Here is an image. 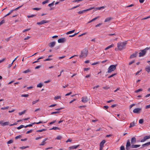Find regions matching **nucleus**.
I'll list each match as a JSON object with an SVG mask.
<instances>
[{"label": "nucleus", "instance_id": "obj_16", "mask_svg": "<svg viewBox=\"0 0 150 150\" xmlns=\"http://www.w3.org/2000/svg\"><path fill=\"white\" fill-rule=\"evenodd\" d=\"M55 43L56 42H53L49 43L48 44V45L50 47H52L55 45Z\"/></svg>", "mask_w": 150, "mask_h": 150}, {"label": "nucleus", "instance_id": "obj_60", "mask_svg": "<svg viewBox=\"0 0 150 150\" xmlns=\"http://www.w3.org/2000/svg\"><path fill=\"white\" fill-rule=\"evenodd\" d=\"M30 38V37H29V36H27V37H25V38H24V40H28V39H29Z\"/></svg>", "mask_w": 150, "mask_h": 150}, {"label": "nucleus", "instance_id": "obj_41", "mask_svg": "<svg viewBox=\"0 0 150 150\" xmlns=\"http://www.w3.org/2000/svg\"><path fill=\"white\" fill-rule=\"evenodd\" d=\"M144 122V120L143 119H140L139 121V123L140 124H142Z\"/></svg>", "mask_w": 150, "mask_h": 150}, {"label": "nucleus", "instance_id": "obj_12", "mask_svg": "<svg viewBox=\"0 0 150 150\" xmlns=\"http://www.w3.org/2000/svg\"><path fill=\"white\" fill-rule=\"evenodd\" d=\"M66 41V39L64 38H61L58 40V43H63Z\"/></svg>", "mask_w": 150, "mask_h": 150}, {"label": "nucleus", "instance_id": "obj_26", "mask_svg": "<svg viewBox=\"0 0 150 150\" xmlns=\"http://www.w3.org/2000/svg\"><path fill=\"white\" fill-rule=\"evenodd\" d=\"M52 129H54V130L60 129L58 127H54L52 128H51L50 129V130H52Z\"/></svg>", "mask_w": 150, "mask_h": 150}, {"label": "nucleus", "instance_id": "obj_15", "mask_svg": "<svg viewBox=\"0 0 150 150\" xmlns=\"http://www.w3.org/2000/svg\"><path fill=\"white\" fill-rule=\"evenodd\" d=\"M42 123V121H40L38 122H34L32 124H30L29 125H28V127H32L33 126V125H34V124H40V123Z\"/></svg>", "mask_w": 150, "mask_h": 150}, {"label": "nucleus", "instance_id": "obj_43", "mask_svg": "<svg viewBox=\"0 0 150 150\" xmlns=\"http://www.w3.org/2000/svg\"><path fill=\"white\" fill-rule=\"evenodd\" d=\"M80 6V5H77V6H74V7H73V8H71L70 9L72 10V9H73L76 8H77L79 6Z\"/></svg>", "mask_w": 150, "mask_h": 150}, {"label": "nucleus", "instance_id": "obj_23", "mask_svg": "<svg viewBox=\"0 0 150 150\" xmlns=\"http://www.w3.org/2000/svg\"><path fill=\"white\" fill-rule=\"evenodd\" d=\"M8 124L9 122H5L4 123H1V125L3 126L7 125H8Z\"/></svg>", "mask_w": 150, "mask_h": 150}, {"label": "nucleus", "instance_id": "obj_57", "mask_svg": "<svg viewBox=\"0 0 150 150\" xmlns=\"http://www.w3.org/2000/svg\"><path fill=\"white\" fill-rule=\"evenodd\" d=\"M134 6V4H131L130 5L127 6L126 7L127 8V7H131L132 6Z\"/></svg>", "mask_w": 150, "mask_h": 150}, {"label": "nucleus", "instance_id": "obj_42", "mask_svg": "<svg viewBox=\"0 0 150 150\" xmlns=\"http://www.w3.org/2000/svg\"><path fill=\"white\" fill-rule=\"evenodd\" d=\"M62 137L61 136H58L56 138V139H58V140H59L62 139Z\"/></svg>", "mask_w": 150, "mask_h": 150}, {"label": "nucleus", "instance_id": "obj_11", "mask_svg": "<svg viewBox=\"0 0 150 150\" xmlns=\"http://www.w3.org/2000/svg\"><path fill=\"white\" fill-rule=\"evenodd\" d=\"M81 99V101L84 103H86L88 101V99L86 96L82 97Z\"/></svg>", "mask_w": 150, "mask_h": 150}, {"label": "nucleus", "instance_id": "obj_5", "mask_svg": "<svg viewBox=\"0 0 150 150\" xmlns=\"http://www.w3.org/2000/svg\"><path fill=\"white\" fill-rule=\"evenodd\" d=\"M117 64L112 65L110 66L108 69V72L110 73L112 71H114L116 69V67Z\"/></svg>", "mask_w": 150, "mask_h": 150}, {"label": "nucleus", "instance_id": "obj_46", "mask_svg": "<svg viewBox=\"0 0 150 150\" xmlns=\"http://www.w3.org/2000/svg\"><path fill=\"white\" fill-rule=\"evenodd\" d=\"M35 16V15H30V16H28L27 17L28 18H32L33 17Z\"/></svg>", "mask_w": 150, "mask_h": 150}, {"label": "nucleus", "instance_id": "obj_9", "mask_svg": "<svg viewBox=\"0 0 150 150\" xmlns=\"http://www.w3.org/2000/svg\"><path fill=\"white\" fill-rule=\"evenodd\" d=\"M48 22H49V21H47L43 20L41 21L40 22H37V24L38 25H42L44 23H48Z\"/></svg>", "mask_w": 150, "mask_h": 150}, {"label": "nucleus", "instance_id": "obj_36", "mask_svg": "<svg viewBox=\"0 0 150 150\" xmlns=\"http://www.w3.org/2000/svg\"><path fill=\"white\" fill-rule=\"evenodd\" d=\"M29 96V95L27 94H22L21 95V96L22 97H27Z\"/></svg>", "mask_w": 150, "mask_h": 150}, {"label": "nucleus", "instance_id": "obj_10", "mask_svg": "<svg viewBox=\"0 0 150 150\" xmlns=\"http://www.w3.org/2000/svg\"><path fill=\"white\" fill-rule=\"evenodd\" d=\"M138 52L136 51L134 53L131 54L130 57V59H132L133 58H135L137 57Z\"/></svg>", "mask_w": 150, "mask_h": 150}, {"label": "nucleus", "instance_id": "obj_4", "mask_svg": "<svg viewBox=\"0 0 150 150\" xmlns=\"http://www.w3.org/2000/svg\"><path fill=\"white\" fill-rule=\"evenodd\" d=\"M150 49V47H146L145 49L144 50H141L140 51L141 52H140L139 53V57H143L146 54V52L147 50Z\"/></svg>", "mask_w": 150, "mask_h": 150}, {"label": "nucleus", "instance_id": "obj_20", "mask_svg": "<svg viewBox=\"0 0 150 150\" xmlns=\"http://www.w3.org/2000/svg\"><path fill=\"white\" fill-rule=\"evenodd\" d=\"M105 142L106 141L105 140H103L100 143V146L103 147V145Z\"/></svg>", "mask_w": 150, "mask_h": 150}, {"label": "nucleus", "instance_id": "obj_13", "mask_svg": "<svg viewBox=\"0 0 150 150\" xmlns=\"http://www.w3.org/2000/svg\"><path fill=\"white\" fill-rule=\"evenodd\" d=\"M136 139L135 137H133L131 138V144L132 145L135 144L136 143Z\"/></svg>", "mask_w": 150, "mask_h": 150}, {"label": "nucleus", "instance_id": "obj_38", "mask_svg": "<svg viewBox=\"0 0 150 150\" xmlns=\"http://www.w3.org/2000/svg\"><path fill=\"white\" fill-rule=\"evenodd\" d=\"M22 137V136L20 135H19L18 136L16 137L15 138L16 139H17L19 138H21Z\"/></svg>", "mask_w": 150, "mask_h": 150}, {"label": "nucleus", "instance_id": "obj_54", "mask_svg": "<svg viewBox=\"0 0 150 150\" xmlns=\"http://www.w3.org/2000/svg\"><path fill=\"white\" fill-rule=\"evenodd\" d=\"M32 131H33V130L32 129H30V130L26 132V134H28L30 133H31L32 132Z\"/></svg>", "mask_w": 150, "mask_h": 150}, {"label": "nucleus", "instance_id": "obj_49", "mask_svg": "<svg viewBox=\"0 0 150 150\" xmlns=\"http://www.w3.org/2000/svg\"><path fill=\"white\" fill-rule=\"evenodd\" d=\"M4 23L5 21L4 20H2L1 22H0V26Z\"/></svg>", "mask_w": 150, "mask_h": 150}, {"label": "nucleus", "instance_id": "obj_25", "mask_svg": "<svg viewBox=\"0 0 150 150\" xmlns=\"http://www.w3.org/2000/svg\"><path fill=\"white\" fill-rule=\"evenodd\" d=\"M75 30H71V31H69L67 32L66 33V34H67V35H68V34H71V33H74L75 31Z\"/></svg>", "mask_w": 150, "mask_h": 150}, {"label": "nucleus", "instance_id": "obj_22", "mask_svg": "<svg viewBox=\"0 0 150 150\" xmlns=\"http://www.w3.org/2000/svg\"><path fill=\"white\" fill-rule=\"evenodd\" d=\"M99 18L98 16L96 17V18H93V19H92L91 20V21H88V23H91V22H92L95 21V20L97 19V18Z\"/></svg>", "mask_w": 150, "mask_h": 150}, {"label": "nucleus", "instance_id": "obj_8", "mask_svg": "<svg viewBox=\"0 0 150 150\" xmlns=\"http://www.w3.org/2000/svg\"><path fill=\"white\" fill-rule=\"evenodd\" d=\"M150 138V135L149 136H146L144 137L143 138V139H142L140 141V142H143L145 141L147 139H149Z\"/></svg>", "mask_w": 150, "mask_h": 150}, {"label": "nucleus", "instance_id": "obj_48", "mask_svg": "<svg viewBox=\"0 0 150 150\" xmlns=\"http://www.w3.org/2000/svg\"><path fill=\"white\" fill-rule=\"evenodd\" d=\"M105 8V7L104 6H101V7H98V8H96V9H99V10H100L101 8Z\"/></svg>", "mask_w": 150, "mask_h": 150}, {"label": "nucleus", "instance_id": "obj_14", "mask_svg": "<svg viewBox=\"0 0 150 150\" xmlns=\"http://www.w3.org/2000/svg\"><path fill=\"white\" fill-rule=\"evenodd\" d=\"M145 69L148 73L150 72V64H149V65L146 66Z\"/></svg>", "mask_w": 150, "mask_h": 150}, {"label": "nucleus", "instance_id": "obj_30", "mask_svg": "<svg viewBox=\"0 0 150 150\" xmlns=\"http://www.w3.org/2000/svg\"><path fill=\"white\" fill-rule=\"evenodd\" d=\"M24 125H21L19 127H17V129H21V128L24 127Z\"/></svg>", "mask_w": 150, "mask_h": 150}, {"label": "nucleus", "instance_id": "obj_59", "mask_svg": "<svg viewBox=\"0 0 150 150\" xmlns=\"http://www.w3.org/2000/svg\"><path fill=\"white\" fill-rule=\"evenodd\" d=\"M57 105V104H52L50 105V106H49V107H51L55 106Z\"/></svg>", "mask_w": 150, "mask_h": 150}, {"label": "nucleus", "instance_id": "obj_19", "mask_svg": "<svg viewBox=\"0 0 150 150\" xmlns=\"http://www.w3.org/2000/svg\"><path fill=\"white\" fill-rule=\"evenodd\" d=\"M150 145V142H148L147 143H145L144 144H143L142 145V146L143 147H144L145 146H149Z\"/></svg>", "mask_w": 150, "mask_h": 150}, {"label": "nucleus", "instance_id": "obj_34", "mask_svg": "<svg viewBox=\"0 0 150 150\" xmlns=\"http://www.w3.org/2000/svg\"><path fill=\"white\" fill-rule=\"evenodd\" d=\"M117 74L116 73H114V74H113L112 75H111L109 76L108 77V78H110L112 77L113 76H115V75H116Z\"/></svg>", "mask_w": 150, "mask_h": 150}, {"label": "nucleus", "instance_id": "obj_53", "mask_svg": "<svg viewBox=\"0 0 150 150\" xmlns=\"http://www.w3.org/2000/svg\"><path fill=\"white\" fill-rule=\"evenodd\" d=\"M59 113V111L53 112H52L51 113V114H54L58 113Z\"/></svg>", "mask_w": 150, "mask_h": 150}, {"label": "nucleus", "instance_id": "obj_45", "mask_svg": "<svg viewBox=\"0 0 150 150\" xmlns=\"http://www.w3.org/2000/svg\"><path fill=\"white\" fill-rule=\"evenodd\" d=\"M142 91V89L140 88L137 90H136L135 91V92L136 93H138L139 91Z\"/></svg>", "mask_w": 150, "mask_h": 150}, {"label": "nucleus", "instance_id": "obj_64", "mask_svg": "<svg viewBox=\"0 0 150 150\" xmlns=\"http://www.w3.org/2000/svg\"><path fill=\"white\" fill-rule=\"evenodd\" d=\"M150 108V104L149 105H147L146 106V109H147V108Z\"/></svg>", "mask_w": 150, "mask_h": 150}, {"label": "nucleus", "instance_id": "obj_58", "mask_svg": "<svg viewBox=\"0 0 150 150\" xmlns=\"http://www.w3.org/2000/svg\"><path fill=\"white\" fill-rule=\"evenodd\" d=\"M142 71V70L141 69L140 71H138L137 72L135 73V75H137Z\"/></svg>", "mask_w": 150, "mask_h": 150}, {"label": "nucleus", "instance_id": "obj_39", "mask_svg": "<svg viewBox=\"0 0 150 150\" xmlns=\"http://www.w3.org/2000/svg\"><path fill=\"white\" fill-rule=\"evenodd\" d=\"M54 1L52 3L49 4H48V6L50 7H51V6H53L54 5Z\"/></svg>", "mask_w": 150, "mask_h": 150}, {"label": "nucleus", "instance_id": "obj_50", "mask_svg": "<svg viewBox=\"0 0 150 150\" xmlns=\"http://www.w3.org/2000/svg\"><path fill=\"white\" fill-rule=\"evenodd\" d=\"M135 60H133L130 62L129 63V65H131V64H132V63H134L135 62Z\"/></svg>", "mask_w": 150, "mask_h": 150}, {"label": "nucleus", "instance_id": "obj_18", "mask_svg": "<svg viewBox=\"0 0 150 150\" xmlns=\"http://www.w3.org/2000/svg\"><path fill=\"white\" fill-rule=\"evenodd\" d=\"M79 146V145H77L73 146H70L69 147V149H76Z\"/></svg>", "mask_w": 150, "mask_h": 150}, {"label": "nucleus", "instance_id": "obj_61", "mask_svg": "<svg viewBox=\"0 0 150 150\" xmlns=\"http://www.w3.org/2000/svg\"><path fill=\"white\" fill-rule=\"evenodd\" d=\"M150 18V16H149L147 17L146 18H142V20H145V19H147L148 18Z\"/></svg>", "mask_w": 150, "mask_h": 150}, {"label": "nucleus", "instance_id": "obj_33", "mask_svg": "<svg viewBox=\"0 0 150 150\" xmlns=\"http://www.w3.org/2000/svg\"><path fill=\"white\" fill-rule=\"evenodd\" d=\"M30 70L29 69H28L27 70L23 71V73H27L28 72H30Z\"/></svg>", "mask_w": 150, "mask_h": 150}, {"label": "nucleus", "instance_id": "obj_27", "mask_svg": "<svg viewBox=\"0 0 150 150\" xmlns=\"http://www.w3.org/2000/svg\"><path fill=\"white\" fill-rule=\"evenodd\" d=\"M13 142V140L12 139H11L7 142V144H9L12 143Z\"/></svg>", "mask_w": 150, "mask_h": 150}, {"label": "nucleus", "instance_id": "obj_62", "mask_svg": "<svg viewBox=\"0 0 150 150\" xmlns=\"http://www.w3.org/2000/svg\"><path fill=\"white\" fill-rule=\"evenodd\" d=\"M101 25H102V23H99V24H98L96 25L95 26V27H99V26Z\"/></svg>", "mask_w": 150, "mask_h": 150}, {"label": "nucleus", "instance_id": "obj_35", "mask_svg": "<svg viewBox=\"0 0 150 150\" xmlns=\"http://www.w3.org/2000/svg\"><path fill=\"white\" fill-rule=\"evenodd\" d=\"M39 100H37L35 101H33L32 102V104L34 105L35 104V103H37L39 101Z\"/></svg>", "mask_w": 150, "mask_h": 150}, {"label": "nucleus", "instance_id": "obj_28", "mask_svg": "<svg viewBox=\"0 0 150 150\" xmlns=\"http://www.w3.org/2000/svg\"><path fill=\"white\" fill-rule=\"evenodd\" d=\"M25 111H26L25 110H24L23 111H22L21 112H19L18 113V114H19V115H21L24 114V113L25 112Z\"/></svg>", "mask_w": 150, "mask_h": 150}, {"label": "nucleus", "instance_id": "obj_1", "mask_svg": "<svg viewBox=\"0 0 150 150\" xmlns=\"http://www.w3.org/2000/svg\"><path fill=\"white\" fill-rule=\"evenodd\" d=\"M140 146V145L137 144L134 145L133 144L131 145V144L129 140L128 139L127 141L126 144V150H129L130 149L129 147L131 148H137L139 147Z\"/></svg>", "mask_w": 150, "mask_h": 150}, {"label": "nucleus", "instance_id": "obj_2", "mask_svg": "<svg viewBox=\"0 0 150 150\" xmlns=\"http://www.w3.org/2000/svg\"><path fill=\"white\" fill-rule=\"evenodd\" d=\"M127 44L126 42H118L117 43V47L118 49L120 50L125 48V47L126 46Z\"/></svg>", "mask_w": 150, "mask_h": 150}, {"label": "nucleus", "instance_id": "obj_63", "mask_svg": "<svg viewBox=\"0 0 150 150\" xmlns=\"http://www.w3.org/2000/svg\"><path fill=\"white\" fill-rule=\"evenodd\" d=\"M41 65H39V66H37L35 68V69H38L40 68L41 67Z\"/></svg>", "mask_w": 150, "mask_h": 150}, {"label": "nucleus", "instance_id": "obj_21", "mask_svg": "<svg viewBox=\"0 0 150 150\" xmlns=\"http://www.w3.org/2000/svg\"><path fill=\"white\" fill-rule=\"evenodd\" d=\"M112 19V18H111V17H108V18H106L105 21H104V22H108L110 21L111 19Z\"/></svg>", "mask_w": 150, "mask_h": 150}, {"label": "nucleus", "instance_id": "obj_31", "mask_svg": "<svg viewBox=\"0 0 150 150\" xmlns=\"http://www.w3.org/2000/svg\"><path fill=\"white\" fill-rule=\"evenodd\" d=\"M46 130V129H43L40 130H38L36 131L37 132H42L43 131H45Z\"/></svg>", "mask_w": 150, "mask_h": 150}, {"label": "nucleus", "instance_id": "obj_51", "mask_svg": "<svg viewBox=\"0 0 150 150\" xmlns=\"http://www.w3.org/2000/svg\"><path fill=\"white\" fill-rule=\"evenodd\" d=\"M99 63V62H94V63H93L91 65H95L98 64Z\"/></svg>", "mask_w": 150, "mask_h": 150}, {"label": "nucleus", "instance_id": "obj_37", "mask_svg": "<svg viewBox=\"0 0 150 150\" xmlns=\"http://www.w3.org/2000/svg\"><path fill=\"white\" fill-rule=\"evenodd\" d=\"M29 147V146H22V147H20L19 148L21 149H26V148H28Z\"/></svg>", "mask_w": 150, "mask_h": 150}, {"label": "nucleus", "instance_id": "obj_52", "mask_svg": "<svg viewBox=\"0 0 150 150\" xmlns=\"http://www.w3.org/2000/svg\"><path fill=\"white\" fill-rule=\"evenodd\" d=\"M33 10H39L41 9V8H33Z\"/></svg>", "mask_w": 150, "mask_h": 150}, {"label": "nucleus", "instance_id": "obj_3", "mask_svg": "<svg viewBox=\"0 0 150 150\" xmlns=\"http://www.w3.org/2000/svg\"><path fill=\"white\" fill-rule=\"evenodd\" d=\"M88 50L86 48L83 50L81 52V54L79 56L80 58L82 57H86L87 55Z\"/></svg>", "mask_w": 150, "mask_h": 150}, {"label": "nucleus", "instance_id": "obj_56", "mask_svg": "<svg viewBox=\"0 0 150 150\" xmlns=\"http://www.w3.org/2000/svg\"><path fill=\"white\" fill-rule=\"evenodd\" d=\"M78 33H76L73 35H70L69 36V37H74V36H75Z\"/></svg>", "mask_w": 150, "mask_h": 150}, {"label": "nucleus", "instance_id": "obj_44", "mask_svg": "<svg viewBox=\"0 0 150 150\" xmlns=\"http://www.w3.org/2000/svg\"><path fill=\"white\" fill-rule=\"evenodd\" d=\"M49 2V0H46L42 2V4H45L48 3Z\"/></svg>", "mask_w": 150, "mask_h": 150}, {"label": "nucleus", "instance_id": "obj_6", "mask_svg": "<svg viewBox=\"0 0 150 150\" xmlns=\"http://www.w3.org/2000/svg\"><path fill=\"white\" fill-rule=\"evenodd\" d=\"M93 8H94V7H91L86 10L80 11L78 12V13L79 14H81L84 13L85 12L90 11V10L93 9Z\"/></svg>", "mask_w": 150, "mask_h": 150}, {"label": "nucleus", "instance_id": "obj_29", "mask_svg": "<svg viewBox=\"0 0 150 150\" xmlns=\"http://www.w3.org/2000/svg\"><path fill=\"white\" fill-rule=\"evenodd\" d=\"M42 86V84L41 83H40L39 84L37 85V87L41 88Z\"/></svg>", "mask_w": 150, "mask_h": 150}, {"label": "nucleus", "instance_id": "obj_17", "mask_svg": "<svg viewBox=\"0 0 150 150\" xmlns=\"http://www.w3.org/2000/svg\"><path fill=\"white\" fill-rule=\"evenodd\" d=\"M137 122L134 121L133 122H131L130 124V126H129V128H131L132 127H134V126H135V124Z\"/></svg>", "mask_w": 150, "mask_h": 150}, {"label": "nucleus", "instance_id": "obj_47", "mask_svg": "<svg viewBox=\"0 0 150 150\" xmlns=\"http://www.w3.org/2000/svg\"><path fill=\"white\" fill-rule=\"evenodd\" d=\"M120 150H125L124 146H122L120 147Z\"/></svg>", "mask_w": 150, "mask_h": 150}, {"label": "nucleus", "instance_id": "obj_24", "mask_svg": "<svg viewBox=\"0 0 150 150\" xmlns=\"http://www.w3.org/2000/svg\"><path fill=\"white\" fill-rule=\"evenodd\" d=\"M114 46V45L113 44H112V45H111L108 46V47H106L105 49V50H108V49H109V48H111L112 47H113Z\"/></svg>", "mask_w": 150, "mask_h": 150}, {"label": "nucleus", "instance_id": "obj_32", "mask_svg": "<svg viewBox=\"0 0 150 150\" xmlns=\"http://www.w3.org/2000/svg\"><path fill=\"white\" fill-rule=\"evenodd\" d=\"M23 5H22L21 6H20L13 9V11H16L18 9H19V8H21L23 6Z\"/></svg>", "mask_w": 150, "mask_h": 150}, {"label": "nucleus", "instance_id": "obj_40", "mask_svg": "<svg viewBox=\"0 0 150 150\" xmlns=\"http://www.w3.org/2000/svg\"><path fill=\"white\" fill-rule=\"evenodd\" d=\"M61 98V96H55L54 97V99L55 100H57L58 99Z\"/></svg>", "mask_w": 150, "mask_h": 150}, {"label": "nucleus", "instance_id": "obj_55", "mask_svg": "<svg viewBox=\"0 0 150 150\" xmlns=\"http://www.w3.org/2000/svg\"><path fill=\"white\" fill-rule=\"evenodd\" d=\"M8 108V107H4L3 108H1V110H5L7 109Z\"/></svg>", "mask_w": 150, "mask_h": 150}, {"label": "nucleus", "instance_id": "obj_7", "mask_svg": "<svg viewBox=\"0 0 150 150\" xmlns=\"http://www.w3.org/2000/svg\"><path fill=\"white\" fill-rule=\"evenodd\" d=\"M142 108H136L133 110V112L134 113L139 114Z\"/></svg>", "mask_w": 150, "mask_h": 150}]
</instances>
